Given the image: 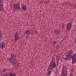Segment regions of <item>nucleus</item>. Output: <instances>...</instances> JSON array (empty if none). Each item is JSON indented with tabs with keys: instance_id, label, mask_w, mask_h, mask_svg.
Returning <instances> with one entry per match:
<instances>
[{
	"instance_id": "2",
	"label": "nucleus",
	"mask_w": 76,
	"mask_h": 76,
	"mask_svg": "<svg viewBox=\"0 0 76 76\" xmlns=\"http://www.w3.org/2000/svg\"><path fill=\"white\" fill-rule=\"evenodd\" d=\"M67 68H63L61 74L62 76H67Z\"/></svg>"
},
{
	"instance_id": "20",
	"label": "nucleus",
	"mask_w": 76,
	"mask_h": 76,
	"mask_svg": "<svg viewBox=\"0 0 76 76\" xmlns=\"http://www.w3.org/2000/svg\"><path fill=\"white\" fill-rule=\"evenodd\" d=\"M56 42H57L56 40H55L53 42V45H54V44H56Z\"/></svg>"
},
{
	"instance_id": "26",
	"label": "nucleus",
	"mask_w": 76,
	"mask_h": 76,
	"mask_svg": "<svg viewBox=\"0 0 76 76\" xmlns=\"http://www.w3.org/2000/svg\"><path fill=\"white\" fill-rule=\"evenodd\" d=\"M71 72H74V69H71Z\"/></svg>"
},
{
	"instance_id": "14",
	"label": "nucleus",
	"mask_w": 76,
	"mask_h": 76,
	"mask_svg": "<svg viewBox=\"0 0 76 76\" xmlns=\"http://www.w3.org/2000/svg\"><path fill=\"white\" fill-rule=\"evenodd\" d=\"M1 7H2V4H0V11H2L4 9V8Z\"/></svg>"
},
{
	"instance_id": "15",
	"label": "nucleus",
	"mask_w": 76,
	"mask_h": 76,
	"mask_svg": "<svg viewBox=\"0 0 76 76\" xmlns=\"http://www.w3.org/2000/svg\"><path fill=\"white\" fill-rule=\"evenodd\" d=\"M54 63H55V61L54 60H52L51 61L50 64H51V65H53V64Z\"/></svg>"
},
{
	"instance_id": "24",
	"label": "nucleus",
	"mask_w": 76,
	"mask_h": 76,
	"mask_svg": "<svg viewBox=\"0 0 76 76\" xmlns=\"http://www.w3.org/2000/svg\"><path fill=\"white\" fill-rule=\"evenodd\" d=\"M43 2H44V1H40V3L41 4H43Z\"/></svg>"
},
{
	"instance_id": "23",
	"label": "nucleus",
	"mask_w": 76,
	"mask_h": 76,
	"mask_svg": "<svg viewBox=\"0 0 76 76\" xmlns=\"http://www.w3.org/2000/svg\"><path fill=\"white\" fill-rule=\"evenodd\" d=\"M1 31L0 30V38L2 36V34H1Z\"/></svg>"
},
{
	"instance_id": "19",
	"label": "nucleus",
	"mask_w": 76,
	"mask_h": 76,
	"mask_svg": "<svg viewBox=\"0 0 76 76\" xmlns=\"http://www.w3.org/2000/svg\"><path fill=\"white\" fill-rule=\"evenodd\" d=\"M9 75V73H7L5 74L4 75V76H7L8 75Z\"/></svg>"
},
{
	"instance_id": "9",
	"label": "nucleus",
	"mask_w": 76,
	"mask_h": 76,
	"mask_svg": "<svg viewBox=\"0 0 76 76\" xmlns=\"http://www.w3.org/2000/svg\"><path fill=\"white\" fill-rule=\"evenodd\" d=\"M21 8L23 10H24V11H25V10H26L27 9L25 5H23L22 6Z\"/></svg>"
},
{
	"instance_id": "6",
	"label": "nucleus",
	"mask_w": 76,
	"mask_h": 76,
	"mask_svg": "<svg viewBox=\"0 0 76 76\" xmlns=\"http://www.w3.org/2000/svg\"><path fill=\"white\" fill-rule=\"evenodd\" d=\"M72 23H69L68 24H67L66 25V29H67V30L69 31H70V29H71V28H72Z\"/></svg>"
},
{
	"instance_id": "38",
	"label": "nucleus",
	"mask_w": 76,
	"mask_h": 76,
	"mask_svg": "<svg viewBox=\"0 0 76 76\" xmlns=\"http://www.w3.org/2000/svg\"><path fill=\"white\" fill-rule=\"evenodd\" d=\"M60 44H61V42H60Z\"/></svg>"
},
{
	"instance_id": "32",
	"label": "nucleus",
	"mask_w": 76,
	"mask_h": 76,
	"mask_svg": "<svg viewBox=\"0 0 76 76\" xmlns=\"http://www.w3.org/2000/svg\"><path fill=\"white\" fill-rule=\"evenodd\" d=\"M50 69H51V70H53V68H52Z\"/></svg>"
},
{
	"instance_id": "22",
	"label": "nucleus",
	"mask_w": 76,
	"mask_h": 76,
	"mask_svg": "<svg viewBox=\"0 0 76 76\" xmlns=\"http://www.w3.org/2000/svg\"><path fill=\"white\" fill-rule=\"evenodd\" d=\"M44 2H45V4H47L49 2V1H48V0L47 1H45Z\"/></svg>"
},
{
	"instance_id": "37",
	"label": "nucleus",
	"mask_w": 76,
	"mask_h": 76,
	"mask_svg": "<svg viewBox=\"0 0 76 76\" xmlns=\"http://www.w3.org/2000/svg\"><path fill=\"white\" fill-rule=\"evenodd\" d=\"M1 39H2L3 38V37H1L0 38Z\"/></svg>"
},
{
	"instance_id": "34",
	"label": "nucleus",
	"mask_w": 76,
	"mask_h": 76,
	"mask_svg": "<svg viewBox=\"0 0 76 76\" xmlns=\"http://www.w3.org/2000/svg\"><path fill=\"white\" fill-rule=\"evenodd\" d=\"M64 26V25H63L62 26V27L63 28H64L63 27Z\"/></svg>"
},
{
	"instance_id": "3",
	"label": "nucleus",
	"mask_w": 76,
	"mask_h": 76,
	"mask_svg": "<svg viewBox=\"0 0 76 76\" xmlns=\"http://www.w3.org/2000/svg\"><path fill=\"white\" fill-rule=\"evenodd\" d=\"M72 55H66L64 56L65 58H63L64 59H65L66 60H68V61H71L72 60V59L73 58V56H72Z\"/></svg>"
},
{
	"instance_id": "10",
	"label": "nucleus",
	"mask_w": 76,
	"mask_h": 76,
	"mask_svg": "<svg viewBox=\"0 0 76 76\" xmlns=\"http://www.w3.org/2000/svg\"><path fill=\"white\" fill-rule=\"evenodd\" d=\"M31 32V31L30 30H27L25 32L24 34H29Z\"/></svg>"
},
{
	"instance_id": "11",
	"label": "nucleus",
	"mask_w": 76,
	"mask_h": 76,
	"mask_svg": "<svg viewBox=\"0 0 76 76\" xmlns=\"http://www.w3.org/2000/svg\"><path fill=\"white\" fill-rule=\"evenodd\" d=\"M68 53H69L68 55L72 56V54L73 53V52L72 50L71 49L69 51H68Z\"/></svg>"
},
{
	"instance_id": "8",
	"label": "nucleus",
	"mask_w": 76,
	"mask_h": 76,
	"mask_svg": "<svg viewBox=\"0 0 76 76\" xmlns=\"http://www.w3.org/2000/svg\"><path fill=\"white\" fill-rule=\"evenodd\" d=\"M54 32L56 34H58L60 32V31L58 30V29H55L54 30Z\"/></svg>"
},
{
	"instance_id": "18",
	"label": "nucleus",
	"mask_w": 76,
	"mask_h": 76,
	"mask_svg": "<svg viewBox=\"0 0 76 76\" xmlns=\"http://www.w3.org/2000/svg\"><path fill=\"white\" fill-rule=\"evenodd\" d=\"M52 65H51V64H50L49 66L50 67V69L51 68H53Z\"/></svg>"
},
{
	"instance_id": "29",
	"label": "nucleus",
	"mask_w": 76,
	"mask_h": 76,
	"mask_svg": "<svg viewBox=\"0 0 76 76\" xmlns=\"http://www.w3.org/2000/svg\"><path fill=\"white\" fill-rule=\"evenodd\" d=\"M11 58H10L9 59V60L8 61H10V60H11Z\"/></svg>"
},
{
	"instance_id": "12",
	"label": "nucleus",
	"mask_w": 76,
	"mask_h": 76,
	"mask_svg": "<svg viewBox=\"0 0 76 76\" xmlns=\"http://www.w3.org/2000/svg\"><path fill=\"white\" fill-rule=\"evenodd\" d=\"M11 56L12 58H14V60H16V56H15L14 54H12L11 55Z\"/></svg>"
},
{
	"instance_id": "17",
	"label": "nucleus",
	"mask_w": 76,
	"mask_h": 76,
	"mask_svg": "<svg viewBox=\"0 0 76 76\" xmlns=\"http://www.w3.org/2000/svg\"><path fill=\"white\" fill-rule=\"evenodd\" d=\"M52 66L53 68H55V67H56V63H54L53 64H52Z\"/></svg>"
},
{
	"instance_id": "28",
	"label": "nucleus",
	"mask_w": 76,
	"mask_h": 76,
	"mask_svg": "<svg viewBox=\"0 0 76 76\" xmlns=\"http://www.w3.org/2000/svg\"><path fill=\"white\" fill-rule=\"evenodd\" d=\"M57 47L58 48V47H59V45H57Z\"/></svg>"
},
{
	"instance_id": "39",
	"label": "nucleus",
	"mask_w": 76,
	"mask_h": 76,
	"mask_svg": "<svg viewBox=\"0 0 76 76\" xmlns=\"http://www.w3.org/2000/svg\"><path fill=\"white\" fill-rule=\"evenodd\" d=\"M41 1H44V0H41Z\"/></svg>"
},
{
	"instance_id": "1",
	"label": "nucleus",
	"mask_w": 76,
	"mask_h": 76,
	"mask_svg": "<svg viewBox=\"0 0 76 76\" xmlns=\"http://www.w3.org/2000/svg\"><path fill=\"white\" fill-rule=\"evenodd\" d=\"M13 6L14 7V10L15 11H17L18 10L21 9L20 4L18 3L14 4Z\"/></svg>"
},
{
	"instance_id": "40",
	"label": "nucleus",
	"mask_w": 76,
	"mask_h": 76,
	"mask_svg": "<svg viewBox=\"0 0 76 76\" xmlns=\"http://www.w3.org/2000/svg\"><path fill=\"white\" fill-rule=\"evenodd\" d=\"M48 70H50V69H48Z\"/></svg>"
},
{
	"instance_id": "33",
	"label": "nucleus",
	"mask_w": 76,
	"mask_h": 76,
	"mask_svg": "<svg viewBox=\"0 0 76 76\" xmlns=\"http://www.w3.org/2000/svg\"><path fill=\"white\" fill-rule=\"evenodd\" d=\"M34 31H35V32H36V34H37V31L35 30Z\"/></svg>"
},
{
	"instance_id": "21",
	"label": "nucleus",
	"mask_w": 76,
	"mask_h": 76,
	"mask_svg": "<svg viewBox=\"0 0 76 76\" xmlns=\"http://www.w3.org/2000/svg\"><path fill=\"white\" fill-rule=\"evenodd\" d=\"M56 60H57L58 61H59L60 60V57H56Z\"/></svg>"
},
{
	"instance_id": "13",
	"label": "nucleus",
	"mask_w": 76,
	"mask_h": 76,
	"mask_svg": "<svg viewBox=\"0 0 76 76\" xmlns=\"http://www.w3.org/2000/svg\"><path fill=\"white\" fill-rule=\"evenodd\" d=\"M47 71L48 72L47 74H46L47 76H49V75H51V71H48V70Z\"/></svg>"
},
{
	"instance_id": "35",
	"label": "nucleus",
	"mask_w": 76,
	"mask_h": 76,
	"mask_svg": "<svg viewBox=\"0 0 76 76\" xmlns=\"http://www.w3.org/2000/svg\"><path fill=\"white\" fill-rule=\"evenodd\" d=\"M49 69V67H48V70H47V71L48 70V69Z\"/></svg>"
},
{
	"instance_id": "5",
	"label": "nucleus",
	"mask_w": 76,
	"mask_h": 76,
	"mask_svg": "<svg viewBox=\"0 0 76 76\" xmlns=\"http://www.w3.org/2000/svg\"><path fill=\"white\" fill-rule=\"evenodd\" d=\"M19 34L18 32H15V41H17V40H18L19 39Z\"/></svg>"
},
{
	"instance_id": "7",
	"label": "nucleus",
	"mask_w": 76,
	"mask_h": 76,
	"mask_svg": "<svg viewBox=\"0 0 76 76\" xmlns=\"http://www.w3.org/2000/svg\"><path fill=\"white\" fill-rule=\"evenodd\" d=\"M6 44L4 42H1L0 44V48H1V49H3V48H4Z\"/></svg>"
},
{
	"instance_id": "42",
	"label": "nucleus",
	"mask_w": 76,
	"mask_h": 76,
	"mask_svg": "<svg viewBox=\"0 0 76 76\" xmlns=\"http://www.w3.org/2000/svg\"><path fill=\"white\" fill-rule=\"evenodd\" d=\"M57 49H58V48H57Z\"/></svg>"
},
{
	"instance_id": "31",
	"label": "nucleus",
	"mask_w": 76,
	"mask_h": 76,
	"mask_svg": "<svg viewBox=\"0 0 76 76\" xmlns=\"http://www.w3.org/2000/svg\"><path fill=\"white\" fill-rule=\"evenodd\" d=\"M28 35H27L26 37V39H28Z\"/></svg>"
},
{
	"instance_id": "25",
	"label": "nucleus",
	"mask_w": 76,
	"mask_h": 76,
	"mask_svg": "<svg viewBox=\"0 0 76 76\" xmlns=\"http://www.w3.org/2000/svg\"><path fill=\"white\" fill-rule=\"evenodd\" d=\"M7 70V69H4L2 70V72H5Z\"/></svg>"
},
{
	"instance_id": "41",
	"label": "nucleus",
	"mask_w": 76,
	"mask_h": 76,
	"mask_svg": "<svg viewBox=\"0 0 76 76\" xmlns=\"http://www.w3.org/2000/svg\"><path fill=\"white\" fill-rule=\"evenodd\" d=\"M71 22L70 21V23H71Z\"/></svg>"
},
{
	"instance_id": "4",
	"label": "nucleus",
	"mask_w": 76,
	"mask_h": 76,
	"mask_svg": "<svg viewBox=\"0 0 76 76\" xmlns=\"http://www.w3.org/2000/svg\"><path fill=\"white\" fill-rule=\"evenodd\" d=\"M72 63L73 64H75L76 62V53H75L73 56L72 59Z\"/></svg>"
},
{
	"instance_id": "16",
	"label": "nucleus",
	"mask_w": 76,
	"mask_h": 76,
	"mask_svg": "<svg viewBox=\"0 0 76 76\" xmlns=\"http://www.w3.org/2000/svg\"><path fill=\"white\" fill-rule=\"evenodd\" d=\"M9 76H16V73H14V74H13L12 73H10L9 74Z\"/></svg>"
},
{
	"instance_id": "30",
	"label": "nucleus",
	"mask_w": 76,
	"mask_h": 76,
	"mask_svg": "<svg viewBox=\"0 0 76 76\" xmlns=\"http://www.w3.org/2000/svg\"><path fill=\"white\" fill-rule=\"evenodd\" d=\"M74 5L75 6V7H76V4H74Z\"/></svg>"
},
{
	"instance_id": "36",
	"label": "nucleus",
	"mask_w": 76,
	"mask_h": 76,
	"mask_svg": "<svg viewBox=\"0 0 76 76\" xmlns=\"http://www.w3.org/2000/svg\"><path fill=\"white\" fill-rule=\"evenodd\" d=\"M0 4H1V0H0Z\"/></svg>"
},
{
	"instance_id": "27",
	"label": "nucleus",
	"mask_w": 76,
	"mask_h": 76,
	"mask_svg": "<svg viewBox=\"0 0 76 76\" xmlns=\"http://www.w3.org/2000/svg\"><path fill=\"white\" fill-rule=\"evenodd\" d=\"M70 76H73V74L71 73L70 74Z\"/></svg>"
}]
</instances>
